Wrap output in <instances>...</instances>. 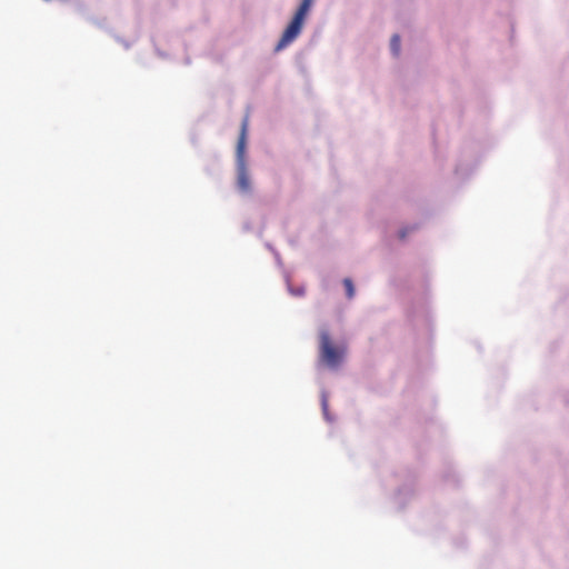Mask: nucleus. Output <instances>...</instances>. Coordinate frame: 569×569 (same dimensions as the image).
Returning a JSON list of instances; mask_svg holds the SVG:
<instances>
[{"instance_id": "f257e3e1", "label": "nucleus", "mask_w": 569, "mask_h": 569, "mask_svg": "<svg viewBox=\"0 0 569 569\" xmlns=\"http://www.w3.org/2000/svg\"><path fill=\"white\" fill-rule=\"evenodd\" d=\"M313 0H302L298 10L296 11L291 22L283 31L280 40L276 46V51H280L289 46L300 34L305 19L312 6Z\"/></svg>"}, {"instance_id": "f03ea898", "label": "nucleus", "mask_w": 569, "mask_h": 569, "mask_svg": "<svg viewBox=\"0 0 569 569\" xmlns=\"http://www.w3.org/2000/svg\"><path fill=\"white\" fill-rule=\"evenodd\" d=\"M343 352L342 348L332 343L328 331L320 332V357L326 365L337 367L342 360Z\"/></svg>"}, {"instance_id": "7ed1b4c3", "label": "nucleus", "mask_w": 569, "mask_h": 569, "mask_svg": "<svg viewBox=\"0 0 569 569\" xmlns=\"http://www.w3.org/2000/svg\"><path fill=\"white\" fill-rule=\"evenodd\" d=\"M247 127H248V118L246 117L242 121L241 132H240V137H239L238 143H237L238 163H241V161H244L243 156H244V148H246Z\"/></svg>"}, {"instance_id": "20e7f679", "label": "nucleus", "mask_w": 569, "mask_h": 569, "mask_svg": "<svg viewBox=\"0 0 569 569\" xmlns=\"http://www.w3.org/2000/svg\"><path fill=\"white\" fill-rule=\"evenodd\" d=\"M237 183L240 190L248 191L250 189V179L246 168L244 161L238 163V178Z\"/></svg>"}, {"instance_id": "39448f33", "label": "nucleus", "mask_w": 569, "mask_h": 569, "mask_svg": "<svg viewBox=\"0 0 569 569\" xmlns=\"http://www.w3.org/2000/svg\"><path fill=\"white\" fill-rule=\"evenodd\" d=\"M343 286L346 288L348 299H352L355 297V286L350 278H346L343 280Z\"/></svg>"}, {"instance_id": "423d86ee", "label": "nucleus", "mask_w": 569, "mask_h": 569, "mask_svg": "<svg viewBox=\"0 0 569 569\" xmlns=\"http://www.w3.org/2000/svg\"><path fill=\"white\" fill-rule=\"evenodd\" d=\"M390 47H391L392 52H393L396 56H398V54H399V51H400V37H399L398 34H395V36L391 38Z\"/></svg>"}, {"instance_id": "0eeeda50", "label": "nucleus", "mask_w": 569, "mask_h": 569, "mask_svg": "<svg viewBox=\"0 0 569 569\" xmlns=\"http://www.w3.org/2000/svg\"><path fill=\"white\" fill-rule=\"evenodd\" d=\"M405 236H406L405 231H401L400 232V238H405Z\"/></svg>"}]
</instances>
